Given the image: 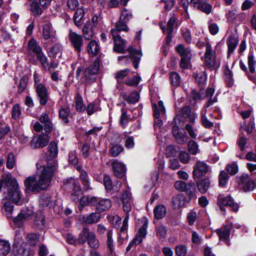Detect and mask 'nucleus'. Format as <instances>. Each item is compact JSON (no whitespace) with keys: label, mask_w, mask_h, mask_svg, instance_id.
Masks as SVG:
<instances>
[{"label":"nucleus","mask_w":256,"mask_h":256,"mask_svg":"<svg viewBox=\"0 0 256 256\" xmlns=\"http://www.w3.org/2000/svg\"><path fill=\"white\" fill-rule=\"evenodd\" d=\"M58 166L54 160L47 162L44 165L39 161L36 164V174L28 177L24 181L26 192L38 193L46 190L50 186Z\"/></svg>","instance_id":"1"},{"label":"nucleus","mask_w":256,"mask_h":256,"mask_svg":"<svg viewBox=\"0 0 256 256\" xmlns=\"http://www.w3.org/2000/svg\"><path fill=\"white\" fill-rule=\"evenodd\" d=\"M4 180V186H8L5 192L6 198L16 204L22 205L24 199L16 179L12 178L10 175H6Z\"/></svg>","instance_id":"2"},{"label":"nucleus","mask_w":256,"mask_h":256,"mask_svg":"<svg viewBox=\"0 0 256 256\" xmlns=\"http://www.w3.org/2000/svg\"><path fill=\"white\" fill-rule=\"evenodd\" d=\"M206 51L204 55V64L210 69H217L220 66V62L217 60L216 51L213 50L209 42L205 44Z\"/></svg>","instance_id":"3"},{"label":"nucleus","mask_w":256,"mask_h":256,"mask_svg":"<svg viewBox=\"0 0 256 256\" xmlns=\"http://www.w3.org/2000/svg\"><path fill=\"white\" fill-rule=\"evenodd\" d=\"M38 120L40 122H36L34 124V130L40 132L44 129L45 134H50L52 130L54 125L48 115L46 112L42 113Z\"/></svg>","instance_id":"4"},{"label":"nucleus","mask_w":256,"mask_h":256,"mask_svg":"<svg viewBox=\"0 0 256 256\" xmlns=\"http://www.w3.org/2000/svg\"><path fill=\"white\" fill-rule=\"evenodd\" d=\"M100 71V58L96 60L89 66L87 67L84 72V78L86 83L93 82L96 80L95 76L98 74Z\"/></svg>","instance_id":"5"},{"label":"nucleus","mask_w":256,"mask_h":256,"mask_svg":"<svg viewBox=\"0 0 256 256\" xmlns=\"http://www.w3.org/2000/svg\"><path fill=\"white\" fill-rule=\"evenodd\" d=\"M64 186L66 189L72 192V194L74 196L78 197L82 194L79 183L73 178L66 180Z\"/></svg>","instance_id":"6"},{"label":"nucleus","mask_w":256,"mask_h":256,"mask_svg":"<svg viewBox=\"0 0 256 256\" xmlns=\"http://www.w3.org/2000/svg\"><path fill=\"white\" fill-rule=\"evenodd\" d=\"M208 166L203 161L198 160L194 167L193 178L194 179H200L205 176L208 170Z\"/></svg>","instance_id":"7"},{"label":"nucleus","mask_w":256,"mask_h":256,"mask_svg":"<svg viewBox=\"0 0 256 256\" xmlns=\"http://www.w3.org/2000/svg\"><path fill=\"white\" fill-rule=\"evenodd\" d=\"M42 34L45 40H49L51 43H54L57 40L56 32L52 30V24L46 23L42 26Z\"/></svg>","instance_id":"8"},{"label":"nucleus","mask_w":256,"mask_h":256,"mask_svg":"<svg viewBox=\"0 0 256 256\" xmlns=\"http://www.w3.org/2000/svg\"><path fill=\"white\" fill-rule=\"evenodd\" d=\"M68 38L72 45L74 47V49L78 52H80L81 46L83 44L82 36L72 32V30H70Z\"/></svg>","instance_id":"9"},{"label":"nucleus","mask_w":256,"mask_h":256,"mask_svg":"<svg viewBox=\"0 0 256 256\" xmlns=\"http://www.w3.org/2000/svg\"><path fill=\"white\" fill-rule=\"evenodd\" d=\"M48 134H40L37 137H34L31 141L30 146L33 149L44 148L46 146L49 141Z\"/></svg>","instance_id":"10"},{"label":"nucleus","mask_w":256,"mask_h":256,"mask_svg":"<svg viewBox=\"0 0 256 256\" xmlns=\"http://www.w3.org/2000/svg\"><path fill=\"white\" fill-rule=\"evenodd\" d=\"M32 214V211L28 208L22 209L18 216L14 218L13 222L17 226L22 227L24 222L28 219Z\"/></svg>","instance_id":"11"},{"label":"nucleus","mask_w":256,"mask_h":256,"mask_svg":"<svg viewBox=\"0 0 256 256\" xmlns=\"http://www.w3.org/2000/svg\"><path fill=\"white\" fill-rule=\"evenodd\" d=\"M232 228L230 225L224 226L216 230L219 236V239L224 242L228 246H230V232Z\"/></svg>","instance_id":"12"},{"label":"nucleus","mask_w":256,"mask_h":256,"mask_svg":"<svg viewBox=\"0 0 256 256\" xmlns=\"http://www.w3.org/2000/svg\"><path fill=\"white\" fill-rule=\"evenodd\" d=\"M218 200L219 204H222L224 206H228L231 208L232 210L234 212H237L238 210L239 204L235 202L230 196L225 197L218 196Z\"/></svg>","instance_id":"13"},{"label":"nucleus","mask_w":256,"mask_h":256,"mask_svg":"<svg viewBox=\"0 0 256 256\" xmlns=\"http://www.w3.org/2000/svg\"><path fill=\"white\" fill-rule=\"evenodd\" d=\"M112 169L114 176L119 178H123L126 172L125 166L116 160L112 162Z\"/></svg>","instance_id":"14"},{"label":"nucleus","mask_w":256,"mask_h":256,"mask_svg":"<svg viewBox=\"0 0 256 256\" xmlns=\"http://www.w3.org/2000/svg\"><path fill=\"white\" fill-rule=\"evenodd\" d=\"M121 199L122 202L123 210L126 214L131 210L132 208V194L128 191H126L122 194Z\"/></svg>","instance_id":"15"},{"label":"nucleus","mask_w":256,"mask_h":256,"mask_svg":"<svg viewBox=\"0 0 256 256\" xmlns=\"http://www.w3.org/2000/svg\"><path fill=\"white\" fill-rule=\"evenodd\" d=\"M110 34L114 42V50L120 53H123L125 48V41L122 39L120 35L116 34L115 30H111Z\"/></svg>","instance_id":"16"},{"label":"nucleus","mask_w":256,"mask_h":256,"mask_svg":"<svg viewBox=\"0 0 256 256\" xmlns=\"http://www.w3.org/2000/svg\"><path fill=\"white\" fill-rule=\"evenodd\" d=\"M36 92L40 98V104L42 106L46 104L48 98L46 88L42 84H38L36 86Z\"/></svg>","instance_id":"17"},{"label":"nucleus","mask_w":256,"mask_h":256,"mask_svg":"<svg viewBox=\"0 0 256 256\" xmlns=\"http://www.w3.org/2000/svg\"><path fill=\"white\" fill-rule=\"evenodd\" d=\"M172 132L173 136L178 144H183L188 141V135L186 132H182L180 131L178 126H174L172 127Z\"/></svg>","instance_id":"18"},{"label":"nucleus","mask_w":256,"mask_h":256,"mask_svg":"<svg viewBox=\"0 0 256 256\" xmlns=\"http://www.w3.org/2000/svg\"><path fill=\"white\" fill-rule=\"evenodd\" d=\"M239 184L242 185L243 188L245 191L252 190L255 186L254 181L252 180L247 174H243L241 176Z\"/></svg>","instance_id":"19"},{"label":"nucleus","mask_w":256,"mask_h":256,"mask_svg":"<svg viewBox=\"0 0 256 256\" xmlns=\"http://www.w3.org/2000/svg\"><path fill=\"white\" fill-rule=\"evenodd\" d=\"M128 50L130 53V56L134 68H137L138 62L142 56L140 52L132 47L129 48Z\"/></svg>","instance_id":"20"},{"label":"nucleus","mask_w":256,"mask_h":256,"mask_svg":"<svg viewBox=\"0 0 256 256\" xmlns=\"http://www.w3.org/2000/svg\"><path fill=\"white\" fill-rule=\"evenodd\" d=\"M103 182L104 186L106 190L108 192H112V191L118 192L120 186V184H119V186H116L112 184V180L108 175L104 174L103 178Z\"/></svg>","instance_id":"21"},{"label":"nucleus","mask_w":256,"mask_h":256,"mask_svg":"<svg viewBox=\"0 0 256 256\" xmlns=\"http://www.w3.org/2000/svg\"><path fill=\"white\" fill-rule=\"evenodd\" d=\"M112 206V203L110 200L107 198L100 200L98 204H96V210L100 214L108 210Z\"/></svg>","instance_id":"22"},{"label":"nucleus","mask_w":256,"mask_h":256,"mask_svg":"<svg viewBox=\"0 0 256 256\" xmlns=\"http://www.w3.org/2000/svg\"><path fill=\"white\" fill-rule=\"evenodd\" d=\"M101 218L98 212H92L88 215L82 216V222L86 224H93L98 222Z\"/></svg>","instance_id":"23"},{"label":"nucleus","mask_w":256,"mask_h":256,"mask_svg":"<svg viewBox=\"0 0 256 256\" xmlns=\"http://www.w3.org/2000/svg\"><path fill=\"white\" fill-rule=\"evenodd\" d=\"M178 20L177 17L174 14L172 16H171L168 20L166 28L164 26L160 25V28L162 30L163 32H166L167 34H172L174 28L176 25V22Z\"/></svg>","instance_id":"24"},{"label":"nucleus","mask_w":256,"mask_h":256,"mask_svg":"<svg viewBox=\"0 0 256 256\" xmlns=\"http://www.w3.org/2000/svg\"><path fill=\"white\" fill-rule=\"evenodd\" d=\"M84 11L83 8H78L75 12L73 18L74 22L76 26L80 28L84 22Z\"/></svg>","instance_id":"25"},{"label":"nucleus","mask_w":256,"mask_h":256,"mask_svg":"<svg viewBox=\"0 0 256 256\" xmlns=\"http://www.w3.org/2000/svg\"><path fill=\"white\" fill-rule=\"evenodd\" d=\"M87 51L91 56L98 55L100 52L98 43L94 40L90 42L87 46Z\"/></svg>","instance_id":"26"},{"label":"nucleus","mask_w":256,"mask_h":256,"mask_svg":"<svg viewBox=\"0 0 256 256\" xmlns=\"http://www.w3.org/2000/svg\"><path fill=\"white\" fill-rule=\"evenodd\" d=\"M176 50L181 58L192 57L191 50L189 47H186L182 44H180L176 46Z\"/></svg>","instance_id":"27"},{"label":"nucleus","mask_w":256,"mask_h":256,"mask_svg":"<svg viewBox=\"0 0 256 256\" xmlns=\"http://www.w3.org/2000/svg\"><path fill=\"white\" fill-rule=\"evenodd\" d=\"M198 188L202 194L206 193L210 186V181L208 178H204L196 182Z\"/></svg>","instance_id":"28"},{"label":"nucleus","mask_w":256,"mask_h":256,"mask_svg":"<svg viewBox=\"0 0 256 256\" xmlns=\"http://www.w3.org/2000/svg\"><path fill=\"white\" fill-rule=\"evenodd\" d=\"M122 98L130 104H134L137 102L139 99L140 96L138 92L134 91L129 95L124 94L122 96Z\"/></svg>","instance_id":"29"},{"label":"nucleus","mask_w":256,"mask_h":256,"mask_svg":"<svg viewBox=\"0 0 256 256\" xmlns=\"http://www.w3.org/2000/svg\"><path fill=\"white\" fill-rule=\"evenodd\" d=\"M92 232H90L88 228H84L80 233L78 238V242L80 244H83L88 241L89 236L91 234Z\"/></svg>","instance_id":"30"},{"label":"nucleus","mask_w":256,"mask_h":256,"mask_svg":"<svg viewBox=\"0 0 256 256\" xmlns=\"http://www.w3.org/2000/svg\"><path fill=\"white\" fill-rule=\"evenodd\" d=\"M76 110L80 112H84L86 110L85 105L84 104L82 96L80 94L78 93L74 98Z\"/></svg>","instance_id":"31"},{"label":"nucleus","mask_w":256,"mask_h":256,"mask_svg":"<svg viewBox=\"0 0 256 256\" xmlns=\"http://www.w3.org/2000/svg\"><path fill=\"white\" fill-rule=\"evenodd\" d=\"M28 50L36 55L42 51L38 43L34 38L30 40L28 44Z\"/></svg>","instance_id":"32"},{"label":"nucleus","mask_w":256,"mask_h":256,"mask_svg":"<svg viewBox=\"0 0 256 256\" xmlns=\"http://www.w3.org/2000/svg\"><path fill=\"white\" fill-rule=\"evenodd\" d=\"M10 250V245L8 241L0 240V256H6Z\"/></svg>","instance_id":"33"},{"label":"nucleus","mask_w":256,"mask_h":256,"mask_svg":"<svg viewBox=\"0 0 256 256\" xmlns=\"http://www.w3.org/2000/svg\"><path fill=\"white\" fill-rule=\"evenodd\" d=\"M228 46V56H229L230 54L232 53L234 50L236 48L238 43V40L237 38L234 36H230L226 42Z\"/></svg>","instance_id":"34"},{"label":"nucleus","mask_w":256,"mask_h":256,"mask_svg":"<svg viewBox=\"0 0 256 256\" xmlns=\"http://www.w3.org/2000/svg\"><path fill=\"white\" fill-rule=\"evenodd\" d=\"M154 216L157 219H161L164 218L166 214V208L162 204L158 205L154 208Z\"/></svg>","instance_id":"35"},{"label":"nucleus","mask_w":256,"mask_h":256,"mask_svg":"<svg viewBox=\"0 0 256 256\" xmlns=\"http://www.w3.org/2000/svg\"><path fill=\"white\" fill-rule=\"evenodd\" d=\"M128 28L126 24V23L122 21V20H120L117 22L116 24V28H112V30H116V34L119 35L118 34V32H127L128 30Z\"/></svg>","instance_id":"36"},{"label":"nucleus","mask_w":256,"mask_h":256,"mask_svg":"<svg viewBox=\"0 0 256 256\" xmlns=\"http://www.w3.org/2000/svg\"><path fill=\"white\" fill-rule=\"evenodd\" d=\"M205 98V96H203L202 94V90L200 92H198L196 90H192L190 94V102L193 104H195L197 101L201 100Z\"/></svg>","instance_id":"37"},{"label":"nucleus","mask_w":256,"mask_h":256,"mask_svg":"<svg viewBox=\"0 0 256 256\" xmlns=\"http://www.w3.org/2000/svg\"><path fill=\"white\" fill-rule=\"evenodd\" d=\"M188 152L193 155H196L200 152L198 145V143L194 140L189 141L188 145Z\"/></svg>","instance_id":"38"},{"label":"nucleus","mask_w":256,"mask_h":256,"mask_svg":"<svg viewBox=\"0 0 256 256\" xmlns=\"http://www.w3.org/2000/svg\"><path fill=\"white\" fill-rule=\"evenodd\" d=\"M156 236L160 239L166 238L167 235V230L166 228L162 224L158 225L156 226Z\"/></svg>","instance_id":"39"},{"label":"nucleus","mask_w":256,"mask_h":256,"mask_svg":"<svg viewBox=\"0 0 256 256\" xmlns=\"http://www.w3.org/2000/svg\"><path fill=\"white\" fill-rule=\"evenodd\" d=\"M22 232L16 230L14 238V246L16 248H20L24 243L22 238Z\"/></svg>","instance_id":"40"},{"label":"nucleus","mask_w":256,"mask_h":256,"mask_svg":"<svg viewBox=\"0 0 256 256\" xmlns=\"http://www.w3.org/2000/svg\"><path fill=\"white\" fill-rule=\"evenodd\" d=\"M188 186L194 187V184H186V182L183 181H177L174 184V187L176 189L180 191L184 192L188 190Z\"/></svg>","instance_id":"41"},{"label":"nucleus","mask_w":256,"mask_h":256,"mask_svg":"<svg viewBox=\"0 0 256 256\" xmlns=\"http://www.w3.org/2000/svg\"><path fill=\"white\" fill-rule=\"evenodd\" d=\"M170 78L172 84L174 86H179L181 83V78L176 72H171L170 74Z\"/></svg>","instance_id":"42"},{"label":"nucleus","mask_w":256,"mask_h":256,"mask_svg":"<svg viewBox=\"0 0 256 256\" xmlns=\"http://www.w3.org/2000/svg\"><path fill=\"white\" fill-rule=\"evenodd\" d=\"M70 114V108L68 107H62L59 110V116L62 119L64 123L69 122L68 116Z\"/></svg>","instance_id":"43"},{"label":"nucleus","mask_w":256,"mask_h":256,"mask_svg":"<svg viewBox=\"0 0 256 256\" xmlns=\"http://www.w3.org/2000/svg\"><path fill=\"white\" fill-rule=\"evenodd\" d=\"M3 209L6 217L8 218H12V214L14 210V206L9 201L5 202Z\"/></svg>","instance_id":"44"},{"label":"nucleus","mask_w":256,"mask_h":256,"mask_svg":"<svg viewBox=\"0 0 256 256\" xmlns=\"http://www.w3.org/2000/svg\"><path fill=\"white\" fill-rule=\"evenodd\" d=\"M87 242L88 245L91 248H97L98 247V240L97 239L95 234L92 232L90 234V236H89V238Z\"/></svg>","instance_id":"45"},{"label":"nucleus","mask_w":256,"mask_h":256,"mask_svg":"<svg viewBox=\"0 0 256 256\" xmlns=\"http://www.w3.org/2000/svg\"><path fill=\"white\" fill-rule=\"evenodd\" d=\"M36 56L37 60L40 62L44 70H46L48 66V58L46 55L42 51L41 52L37 54Z\"/></svg>","instance_id":"46"},{"label":"nucleus","mask_w":256,"mask_h":256,"mask_svg":"<svg viewBox=\"0 0 256 256\" xmlns=\"http://www.w3.org/2000/svg\"><path fill=\"white\" fill-rule=\"evenodd\" d=\"M48 148L50 156L56 158L58 155V146L56 142H51Z\"/></svg>","instance_id":"47"},{"label":"nucleus","mask_w":256,"mask_h":256,"mask_svg":"<svg viewBox=\"0 0 256 256\" xmlns=\"http://www.w3.org/2000/svg\"><path fill=\"white\" fill-rule=\"evenodd\" d=\"M248 63L250 72L254 74L255 72L256 60L252 54H249Z\"/></svg>","instance_id":"48"},{"label":"nucleus","mask_w":256,"mask_h":256,"mask_svg":"<svg viewBox=\"0 0 256 256\" xmlns=\"http://www.w3.org/2000/svg\"><path fill=\"white\" fill-rule=\"evenodd\" d=\"M124 148L120 144H114L110 149L109 152L114 156H118L122 150Z\"/></svg>","instance_id":"49"},{"label":"nucleus","mask_w":256,"mask_h":256,"mask_svg":"<svg viewBox=\"0 0 256 256\" xmlns=\"http://www.w3.org/2000/svg\"><path fill=\"white\" fill-rule=\"evenodd\" d=\"M100 108L94 102L89 104L86 108L87 114L88 116H91L96 112L99 110Z\"/></svg>","instance_id":"50"},{"label":"nucleus","mask_w":256,"mask_h":256,"mask_svg":"<svg viewBox=\"0 0 256 256\" xmlns=\"http://www.w3.org/2000/svg\"><path fill=\"white\" fill-rule=\"evenodd\" d=\"M28 83V78L26 76H23L20 80L18 85V92L21 93L26 89Z\"/></svg>","instance_id":"51"},{"label":"nucleus","mask_w":256,"mask_h":256,"mask_svg":"<svg viewBox=\"0 0 256 256\" xmlns=\"http://www.w3.org/2000/svg\"><path fill=\"white\" fill-rule=\"evenodd\" d=\"M198 10H201L205 14H210L212 10V6L208 2L203 1L198 8Z\"/></svg>","instance_id":"52"},{"label":"nucleus","mask_w":256,"mask_h":256,"mask_svg":"<svg viewBox=\"0 0 256 256\" xmlns=\"http://www.w3.org/2000/svg\"><path fill=\"white\" fill-rule=\"evenodd\" d=\"M68 162L69 164L74 166H76L78 164V160L76 151H72L69 152Z\"/></svg>","instance_id":"53"},{"label":"nucleus","mask_w":256,"mask_h":256,"mask_svg":"<svg viewBox=\"0 0 256 256\" xmlns=\"http://www.w3.org/2000/svg\"><path fill=\"white\" fill-rule=\"evenodd\" d=\"M228 176L227 173L224 171H222L219 175V185L220 186H224L228 182Z\"/></svg>","instance_id":"54"},{"label":"nucleus","mask_w":256,"mask_h":256,"mask_svg":"<svg viewBox=\"0 0 256 256\" xmlns=\"http://www.w3.org/2000/svg\"><path fill=\"white\" fill-rule=\"evenodd\" d=\"M112 230H108L107 232V246L111 252L114 250V240L112 239Z\"/></svg>","instance_id":"55"},{"label":"nucleus","mask_w":256,"mask_h":256,"mask_svg":"<svg viewBox=\"0 0 256 256\" xmlns=\"http://www.w3.org/2000/svg\"><path fill=\"white\" fill-rule=\"evenodd\" d=\"M178 157L181 162L184 164H188L190 159V155L186 151L180 152Z\"/></svg>","instance_id":"56"},{"label":"nucleus","mask_w":256,"mask_h":256,"mask_svg":"<svg viewBox=\"0 0 256 256\" xmlns=\"http://www.w3.org/2000/svg\"><path fill=\"white\" fill-rule=\"evenodd\" d=\"M152 108L154 109V117L156 118V120L154 122V124L158 126H160L162 124V121L159 119L160 116V113L159 112H158V108L157 105L156 104H154L152 106Z\"/></svg>","instance_id":"57"},{"label":"nucleus","mask_w":256,"mask_h":256,"mask_svg":"<svg viewBox=\"0 0 256 256\" xmlns=\"http://www.w3.org/2000/svg\"><path fill=\"white\" fill-rule=\"evenodd\" d=\"M175 252L178 256H185L187 253V248L184 245H178L175 248Z\"/></svg>","instance_id":"58"},{"label":"nucleus","mask_w":256,"mask_h":256,"mask_svg":"<svg viewBox=\"0 0 256 256\" xmlns=\"http://www.w3.org/2000/svg\"><path fill=\"white\" fill-rule=\"evenodd\" d=\"M80 178L82 180L84 188L88 190L90 187V182L86 172L84 171H82L80 174Z\"/></svg>","instance_id":"59"},{"label":"nucleus","mask_w":256,"mask_h":256,"mask_svg":"<svg viewBox=\"0 0 256 256\" xmlns=\"http://www.w3.org/2000/svg\"><path fill=\"white\" fill-rule=\"evenodd\" d=\"M30 10L34 15L39 16L42 13V10L38 2H32L30 5Z\"/></svg>","instance_id":"60"},{"label":"nucleus","mask_w":256,"mask_h":256,"mask_svg":"<svg viewBox=\"0 0 256 256\" xmlns=\"http://www.w3.org/2000/svg\"><path fill=\"white\" fill-rule=\"evenodd\" d=\"M22 114L20 106L18 104H14L12 109V117L14 120H18Z\"/></svg>","instance_id":"61"},{"label":"nucleus","mask_w":256,"mask_h":256,"mask_svg":"<svg viewBox=\"0 0 256 256\" xmlns=\"http://www.w3.org/2000/svg\"><path fill=\"white\" fill-rule=\"evenodd\" d=\"M225 79L226 81L228 84V86L230 87L232 86L234 84L233 80L232 78V72L226 68V70H225Z\"/></svg>","instance_id":"62"},{"label":"nucleus","mask_w":256,"mask_h":256,"mask_svg":"<svg viewBox=\"0 0 256 256\" xmlns=\"http://www.w3.org/2000/svg\"><path fill=\"white\" fill-rule=\"evenodd\" d=\"M132 18V14L126 10H124L122 12L120 19L126 23Z\"/></svg>","instance_id":"63"},{"label":"nucleus","mask_w":256,"mask_h":256,"mask_svg":"<svg viewBox=\"0 0 256 256\" xmlns=\"http://www.w3.org/2000/svg\"><path fill=\"white\" fill-rule=\"evenodd\" d=\"M129 70L128 69L120 70L116 74L115 78L118 82L122 80L127 75Z\"/></svg>","instance_id":"64"}]
</instances>
